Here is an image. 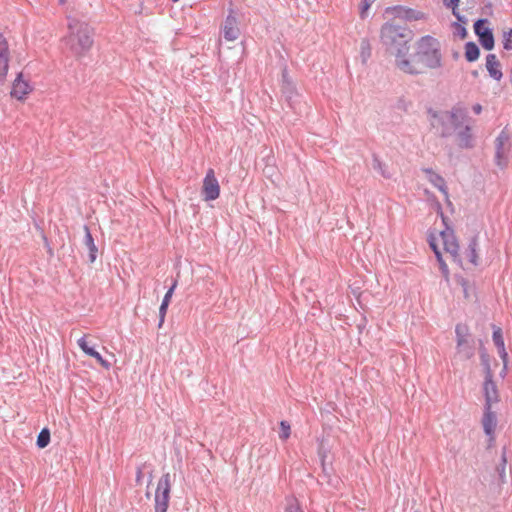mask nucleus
Segmentation results:
<instances>
[{
	"instance_id": "b1692460",
	"label": "nucleus",
	"mask_w": 512,
	"mask_h": 512,
	"mask_svg": "<svg viewBox=\"0 0 512 512\" xmlns=\"http://www.w3.org/2000/svg\"><path fill=\"white\" fill-rule=\"evenodd\" d=\"M457 348H461L467 344L468 340V328L465 325L458 324L455 328Z\"/></svg>"
},
{
	"instance_id": "7c9ffc66",
	"label": "nucleus",
	"mask_w": 512,
	"mask_h": 512,
	"mask_svg": "<svg viewBox=\"0 0 512 512\" xmlns=\"http://www.w3.org/2000/svg\"><path fill=\"white\" fill-rule=\"evenodd\" d=\"M453 35L459 37L460 39H465L468 35L467 29L461 23H452Z\"/></svg>"
},
{
	"instance_id": "473e14b6",
	"label": "nucleus",
	"mask_w": 512,
	"mask_h": 512,
	"mask_svg": "<svg viewBox=\"0 0 512 512\" xmlns=\"http://www.w3.org/2000/svg\"><path fill=\"white\" fill-rule=\"evenodd\" d=\"M375 1L376 0H362L361 1V4H360V17L362 19H365L367 17V12H368V10L370 9V7L372 6V4Z\"/></svg>"
},
{
	"instance_id": "f704fd0d",
	"label": "nucleus",
	"mask_w": 512,
	"mask_h": 512,
	"mask_svg": "<svg viewBox=\"0 0 512 512\" xmlns=\"http://www.w3.org/2000/svg\"><path fill=\"white\" fill-rule=\"evenodd\" d=\"M503 48L505 50H512V30L504 32V34H503Z\"/></svg>"
},
{
	"instance_id": "dca6fc26",
	"label": "nucleus",
	"mask_w": 512,
	"mask_h": 512,
	"mask_svg": "<svg viewBox=\"0 0 512 512\" xmlns=\"http://www.w3.org/2000/svg\"><path fill=\"white\" fill-rule=\"evenodd\" d=\"M482 425L484 432L491 440L494 439V433L497 426L496 413L492 411V407H484V413L482 418Z\"/></svg>"
},
{
	"instance_id": "a211bd4d",
	"label": "nucleus",
	"mask_w": 512,
	"mask_h": 512,
	"mask_svg": "<svg viewBox=\"0 0 512 512\" xmlns=\"http://www.w3.org/2000/svg\"><path fill=\"white\" fill-rule=\"evenodd\" d=\"M22 73H19L16 79L13 82L11 96L21 100L23 99L30 91L31 87L27 81L22 79Z\"/></svg>"
},
{
	"instance_id": "cd10ccee",
	"label": "nucleus",
	"mask_w": 512,
	"mask_h": 512,
	"mask_svg": "<svg viewBox=\"0 0 512 512\" xmlns=\"http://www.w3.org/2000/svg\"><path fill=\"white\" fill-rule=\"evenodd\" d=\"M372 166L384 178H390L391 175L387 172L386 165L377 156H373Z\"/></svg>"
},
{
	"instance_id": "8fccbe9b",
	"label": "nucleus",
	"mask_w": 512,
	"mask_h": 512,
	"mask_svg": "<svg viewBox=\"0 0 512 512\" xmlns=\"http://www.w3.org/2000/svg\"><path fill=\"white\" fill-rule=\"evenodd\" d=\"M506 373V369L504 370V368L502 369V372H501V375L504 376Z\"/></svg>"
},
{
	"instance_id": "423d86ee",
	"label": "nucleus",
	"mask_w": 512,
	"mask_h": 512,
	"mask_svg": "<svg viewBox=\"0 0 512 512\" xmlns=\"http://www.w3.org/2000/svg\"><path fill=\"white\" fill-rule=\"evenodd\" d=\"M495 162L500 168H505L508 163V154L510 150V136L504 129L495 140Z\"/></svg>"
},
{
	"instance_id": "5701e85b",
	"label": "nucleus",
	"mask_w": 512,
	"mask_h": 512,
	"mask_svg": "<svg viewBox=\"0 0 512 512\" xmlns=\"http://www.w3.org/2000/svg\"><path fill=\"white\" fill-rule=\"evenodd\" d=\"M477 247H478V238H477V236H474L469 241V245H468V249H467V257H468L469 261L475 266L478 264Z\"/></svg>"
},
{
	"instance_id": "864d4df0",
	"label": "nucleus",
	"mask_w": 512,
	"mask_h": 512,
	"mask_svg": "<svg viewBox=\"0 0 512 512\" xmlns=\"http://www.w3.org/2000/svg\"><path fill=\"white\" fill-rule=\"evenodd\" d=\"M473 75H474V76H477V75H478L477 71H474V72H473Z\"/></svg>"
},
{
	"instance_id": "c9c22d12",
	"label": "nucleus",
	"mask_w": 512,
	"mask_h": 512,
	"mask_svg": "<svg viewBox=\"0 0 512 512\" xmlns=\"http://www.w3.org/2000/svg\"><path fill=\"white\" fill-rule=\"evenodd\" d=\"M281 431L279 437L286 440L290 436V425L286 421L280 423Z\"/></svg>"
},
{
	"instance_id": "aec40b11",
	"label": "nucleus",
	"mask_w": 512,
	"mask_h": 512,
	"mask_svg": "<svg viewBox=\"0 0 512 512\" xmlns=\"http://www.w3.org/2000/svg\"><path fill=\"white\" fill-rule=\"evenodd\" d=\"M424 172L426 173L429 182L441 191L446 198H448V190L444 178L435 173L431 168L424 169Z\"/></svg>"
},
{
	"instance_id": "7ed1b4c3",
	"label": "nucleus",
	"mask_w": 512,
	"mask_h": 512,
	"mask_svg": "<svg viewBox=\"0 0 512 512\" xmlns=\"http://www.w3.org/2000/svg\"><path fill=\"white\" fill-rule=\"evenodd\" d=\"M68 30L69 33L64 37V41L75 54L80 55L91 48L93 44L92 29L87 23L69 17Z\"/></svg>"
},
{
	"instance_id": "a19ab883",
	"label": "nucleus",
	"mask_w": 512,
	"mask_h": 512,
	"mask_svg": "<svg viewBox=\"0 0 512 512\" xmlns=\"http://www.w3.org/2000/svg\"><path fill=\"white\" fill-rule=\"evenodd\" d=\"M91 357L95 358L105 368L109 367V363L106 360H104L102 358L101 354L99 352H97L96 350L91 351Z\"/></svg>"
},
{
	"instance_id": "37998d69",
	"label": "nucleus",
	"mask_w": 512,
	"mask_h": 512,
	"mask_svg": "<svg viewBox=\"0 0 512 512\" xmlns=\"http://www.w3.org/2000/svg\"><path fill=\"white\" fill-rule=\"evenodd\" d=\"M176 287V282H174V284L169 288V290L166 292V294L164 295V298L162 300V303H166V304H169L170 303V300H171V297L173 295V292H174V289Z\"/></svg>"
},
{
	"instance_id": "49530a36",
	"label": "nucleus",
	"mask_w": 512,
	"mask_h": 512,
	"mask_svg": "<svg viewBox=\"0 0 512 512\" xmlns=\"http://www.w3.org/2000/svg\"><path fill=\"white\" fill-rule=\"evenodd\" d=\"M430 247L434 252L439 250L437 245L433 241H430Z\"/></svg>"
},
{
	"instance_id": "2f4dec72",
	"label": "nucleus",
	"mask_w": 512,
	"mask_h": 512,
	"mask_svg": "<svg viewBox=\"0 0 512 512\" xmlns=\"http://www.w3.org/2000/svg\"><path fill=\"white\" fill-rule=\"evenodd\" d=\"M284 512H304V511L298 504L297 500L294 498H291L288 500V503H287V506L285 507Z\"/></svg>"
},
{
	"instance_id": "f257e3e1",
	"label": "nucleus",
	"mask_w": 512,
	"mask_h": 512,
	"mask_svg": "<svg viewBox=\"0 0 512 512\" xmlns=\"http://www.w3.org/2000/svg\"><path fill=\"white\" fill-rule=\"evenodd\" d=\"M379 38L385 51L395 56L396 66L402 72L410 75H418L422 72L407 58L410 42L414 38V32L408 26L387 21L380 28Z\"/></svg>"
},
{
	"instance_id": "f8f14e48",
	"label": "nucleus",
	"mask_w": 512,
	"mask_h": 512,
	"mask_svg": "<svg viewBox=\"0 0 512 512\" xmlns=\"http://www.w3.org/2000/svg\"><path fill=\"white\" fill-rule=\"evenodd\" d=\"M483 393L485 398L484 407H492L494 403L499 402V393L496 386V383L493 381V376L485 377L483 383Z\"/></svg>"
},
{
	"instance_id": "20e7f679",
	"label": "nucleus",
	"mask_w": 512,
	"mask_h": 512,
	"mask_svg": "<svg viewBox=\"0 0 512 512\" xmlns=\"http://www.w3.org/2000/svg\"><path fill=\"white\" fill-rule=\"evenodd\" d=\"M171 486L172 479L170 473L163 474L158 480L155 491L154 512H167Z\"/></svg>"
},
{
	"instance_id": "2eb2a0df",
	"label": "nucleus",
	"mask_w": 512,
	"mask_h": 512,
	"mask_svg": "<svg viewBox=\"0 0 512 512\" xmlns=\"http://www.w3.org/2000/svg\"><path fill=\"white\" fill-rule=\"evenodd\" d=\"M9 68V48L5 37L0 34V84L4 82Z\"/></svg>"
},
{
	"instance_id": "9d476101",
	"label": "nucleus",
	"mask_w": 512,
	"mask_h": 512,
	"mask_svg": "<svg viewBox=\"0 0 512 512\" xmlns=\"http://www.w3.org/2000/svg\"><path fill=\"white\" fill-rule=\"evenodd\" d=\"M223 37L227 41H235L240 36V29L238 27V20L234 15V10L229 9V13L224 21L222 27Z\"/></svg>"
},
{
	"instance_id": "f03ea898",
	"label": "nucleus",
	"mask_w": 512,
	"mask_h": 512,
	"mask_svg": "<svg viewBox=\"0 0 512 512\" xmlns=\"http://www.w3.org/2000/svg\"><path fill=\"white\" fill-rule=\"evenodd\" d=\"M410 61L417 69L421 64L427 69H438L442 66L441 45L438 39L431 35L420 37L415 43V51Z\"/></svg>"
},
{
	"instance_id": "79ce46f5",
	"label": "nucleus",
	"mask_w": 512,
	"mask_h": 512,
	"mask_svg": "<svg viewBox=\"0 0 512 512\" xmlns=\"http://www.w3.org/2000/svg\"><path fill=\"white\" fill-rule=\"evenodd\" d=\"M497 349H498L499 357L503 361L504 370H505V369H507L508 353H507V351L505 349V346L502 349L501 348H497Z\"/></svg>"
},
{
	"instance_id": "a878e982",
	"label": "nucleus",
	"mask_w": 512,
	"mask_h": 512,
	"mask_svg": "<svg viewBox=\"0 0 512 512\" xmlns=\"http://www.w3.org/2000/svg\"><path fill=\"white\" fill-rule=\"evenodd\" d=\"M480 359H481V364L485 371V377H488V375L493 376L491 367H490V357H489L488 353L486 352L485 348L480 349Z\"/></svg>"
},
{
	"instance_id": "e433bc0d",
	"label": "nucleus",
	"mask_w": 512,
	"mask_h": 512,
	"mask_svg": "<svg viewBox=\"0 0 512 512\" xmlns=\"http://www.w3.org/2000/svg\"><path fill=\"white\" fill-rule=\"evenodd\" d=\"M168 306H169V304H166V303H161V305H160V308H159V323H158V327L159 328H161L163 323H164L165 315H166Z\"/></svg>"
},
{
	"instance_id": "1a4fd4ad",
	"label": "nucleus",
	"mask_w": 512,
	"mask_h": 512,
	"mask_svg": "<svg viewBox=\"0 0 512 512\" xmlns=\"http://www.w3.org/2000/svg\"><path fill=\"white\" fill-rule=\"evenodd\" d=\"M430 122L433 127H440V136L448 138L453 134V130L449 121V117L445 115V111L438 112L432 109L428 110Z\"/></svg>"
},
{
	"instance_id": "58836bf2",
	"label": "nucleus",
	"mask_w": 512,
	"mask_h": 512,
	"mask_svg": "<svg viewBox=\"0 0 512 512\" xmlns=\"http://www.w3.org/2000/svg\"><path fill=\"white\" fill-rule=\"evenodd\" d=\"M453 16L456 18V21L454 23H461L462 25H466L468 22V19L462 15L459 10L452 11Z\"/></svg>"
},
{
	"instance_id": "412c9836",
	"label": "nucleus",
	"mask_w": 512,
	"mask_h": 512,
	"mask_svg": "<svg viewBox=\"0 0 512 512\" xmlns=\"http://www.w3.org/2000/svg\"><path fill=\"white\" fill-rule=\"evenodd\" d=\"M84 232H85V235H84V245L88 248L89 250V260L91 263H93L96 258H97V247L94 243V239H93V236L90 232V229L87 225H84Z\"/></svg>"
},
{
	"instance_id": "ddd939ff",
	"label": "nucleus",
	"mask_w": 512,
	"mask_h": 512,
	"mask_svg": "<svg viewBox=\"0 0 512 512\" xmlns=\"http://www.w3.org/2000/svg\"><path fill=\"white\" fill-rule=\"evenodd\" d=\"M281 90L286 100L289 103V106L293 108L294 102L298 97V92L293 81L288 77L287 70L284 69L282 73V86Z\"/></svg>"
},
{
	"instance_id": "6ab92c4d",
	"label": "nucleus",
	"mask_w": 512,
	"mask_h": 512,
	"mask_svg": "<svg viewBox=\"0 0 512 512\" xmlns=\"http://www.w3.org/2000/svg\"><path fill=\"white\" fill-rule=\"evenodd\" d=\"M486 69L494 80L500 81L502 79L503 73L500 69V62L495 54H488L486 56Z\"/></svg>"
},
{
	"instance_id": "393cba45",
	"label": "nucleus",
	"mask_w": 512,
	"mask_h": 512,
	"mask_svg": "<svg viewBox=\"0 0 512 512\" xmlns=\"http://www.w3.org/2000/svg\"><path fill=\"white\" fill-rule=\"evenodd\" d=\"M506 464H507L506 448L504 447L502 450V454H501V461L498 464V466L496 467V471H497L500 481L502 483H504L506 481V475H505Z\"/></svg>"
},
{
	"instance_id": "c756f323",
	"label": "nucleus",
	"mask_w": 512,
	"mask_h": 512,
	"mask_svg": "<svg viewBox=\"0 0 512 512\" xmlns=\"http://www.w3.org/2000/svg\"><path fill=\"white\" fill-rule=\"evenodd\" d=\"M458 353L462 355L464 359H470L474 356L475 348L472 343L467 341V344L461 348H457Z\"/></svg>"
},
{
	"instance_id": "6e6552de",
	"label": "nucleus",
	"mask_w": 512,
	"mask_h": 512,
	"mask_svg": "<svg viewBox=\"0 0 512 512\" xmlns=\"http://www.w3.org/2000/svg\"><path fill=\"white\" fill-rule=\"evenodd\" d=\"M220 186L213 169H209L203 180L202 196L205 201H213L219 197Z\"/></svg>"
},
{
	"instance_id": "a18cd8bd",
	"label": "nucleus",
	"mask_w": 512,
	"mask_h": 512,
	"mask_svg": "<svg viewBox=\"0 0 512 512\" xmlns=\"http://www.w3.org/2000/svg\"><path fill=\"white\" fill-rule=\"evenodd\" d=\"M439 264H440V268H441L442 272L444 274H448V267H447L446 263L443 260H441V261H439Z\"/></svg>"
},
{
	"instance_id": "4be33fe9",
	"label": "nucleus",
	"mask_w": 512,
	"mask_h": 512,
	"mask_svg": "<svg viewBox=\"0 0 512 512\" xmlns=\"http://www.w3.org/2000/svg\"><path fill=\"white\" fill-rule=\"evenodd\" d=\"M480 56V49L475 42L469 41L465 44V58L468 62L476 61Z\"/></svg>"
},
{
	"instance_id": "09e8293b",
	"label": "nucleus",
	"mask_w": 512,
	"mask_h": 512,
	"mask_svg": "<svg viewBox=\"0 0 512 512\" xmlns=\"http://www.w3.org/2000/svg\"><path fill=\"white\" fill-rule=\"evenodd\" d=\"M434 253H435L436 258H437V260H438V261L443 260V259H442V256H441V252H440L439 250H438V251H435Z\"/></svg>"
},
{
	"instance_id": "c85d7f7f",
	"label": "nucleus",
	"mask_w": 512,
	"mask_h": 512,
	"mask_svg": "<svg viewBox=\"0 0 512 512\" xmlns=\"http://www.w3.org/2000/svg\"><path fill=\"white\" fill-rule=\"evenodd\" d=\"M492 339H493V342H494L496 348L502 349L505 346L503 335H502V329L500 327L493 325Z\"/></svg>"
},
{
	"instance_id": "72a5a7b5",
	"label": "nucleus",
	"mask_w": 512,
	"mask_h": 512,
	"mask_svg": "<svg viewBox=\"0 0 512 512\" xmlns=\"http://www.w3.org/2000/svg\"><path fill=\"white\" fill-rule=\"evenodd\" d=\"M78 346L82 349L84 353L91 356V351H95L93 347H90L85 339V337H81L77 341Z\"/></svg>"
},
{
	"instance_id": "c03bdc74",
	"label": "nucleus",
	"mask_w": 512,
	"mask_h": 512,
	"mask_svg": "<svg viewBox=\"0 0 512 512\" xmlns=\"http://www.w3.org/2000/svg\"><path fill=\"white\" fill-rule=\"evenodd\" d=\"M472 111L475 114H480L482 112V106L479 103H476L472 106Z\"/></svg>"
},
{
	"instance_id": "39448f33",
	"label": "nucleus",
	"mask_w": 512,
	"mask_h": 512,
	"mask_svg": "<svg viewBox=\"0 0 512 512\" xmlns=\"http://www.w3.org/2000/svg\"><path fill=\"white\" fill-rule=\"evenodd\" d=\"M384 14L392 15L394 18L403 20L405 22L427 19V14L424 12L403 5L388 6L385 8Z\"/></svg>"
},
{
	"instance_id": "4468645a",
	"label": "nucleus",
	"mask_w": 512,
	"mask_h": 512,
	"mask_svg": "<svg viewBox=\"0 0 512 512\" xmlns=\"http://www.w3.org/2000/svg\"><path fill=\"white\" fill-rule=\"evenodd\" d=\"M440 235L443 240L445 251L448 252L454 260H457L459 257V244L456 240L453 230L447 227V229L442 231Z\"/></svg>"
},
{
	"instance_id": "0eeeda50",
	"label": "nucleus",
	"mask_w": 512,
	"mask_h": 512,
	"mask_svg": "<svg viewBox=\"0 0 512 512\" xmlns=\"http://www.w3.org/2000/svg\"><path fill=\"white\" fill-rule=\"evenodd\" d=\"M489 23L487 18H480L474 23V32L477 35L480 44L485 50H492L494 48L495 40L493 31L489 27H485Z\"/></svg>"
},
{
	"instance_id": "ea45409f",
	"label": "nucleus",
	"mask_w": 512,
	"mask_h": 512,
	"mask_svg": "<svg viewBox=\"0 0 512 512\" xmlns=\"http://www.w3.org/2000/svg\"><path fill=\"white\" fill-rule=\"evenodd\" d=\"M442 1H443V5L446 8L451 9V11L457 10L459 3H460V0H442Z\"/></svg>"
},
{
	"instance_id": "bb28decb",
	"label": "nucleus",
	"mask_w": 512,
	"mask_h": 512,
	"mask_svg": "<svg viewBox=\"0 0 512 512\" xmlns=\"http://www.w3.org/2000/svg\"><path fill=\"white\" fill-rule=\"evenodd\" d=\"M50 442V431L43 428L38 434L36 444L39 448H45Z\"/></svg>"
},
{
	"instance_id": "de8ad7c7",
	"label": "nucleus",
	"mask_w": 512,
	"mask_h": 512,
	"mask_svg": "<svg viewBox=\"0 0 512 512\" xmlns=\"http://www.w3.org/2000/svg\"><path fill=\"white\" fill-rule=\"evenodd\" d=\"M141 477H142V471H141L140 468H138V470H137V477H136L137 482L140 481Z\"/></svg>"
},
{
	"instance_id": "603ef678",
	"label": "nucleus",
	"mask_w": 512,
	"mask_h": 512,
	"mask_svg": "<svg viewBox=\"0 0 512 512\" xmlns=\"http://www.w3.org/2000/svg\"><path fill=\"white\" fill-rule=\"evenodd\" d=\"M442 215V221L444 222V224L446 225V222H445V218L443 217V214L441 213Z\"/></svg>"
},
{
	"instance_id": "4c0bfd02",
	"label": "nucleus",
	"mask_w": 512,
	"mask_h": 512,
	"mask_svg": "<svg viewBox=\"0 0 512 512\" xmlns=\"http://www.w3.org/2000/svg\"><path fill=\"white\" fill-rule=\"evenodd\" d=\"M361 55L363 57V59L365 60L367 57L370 56V53H371V49H370V44L367 40H363L362 43H361Z\"/></svg>"
},
{
	"instance_id": "3c124183",
	"label": "nucleus",
	"mask_w": 512,
	"mask_h": 512,
	"mask_svg": "<svg viewBox=\"0 0 512 512\" xmlns=\"http://www.w3.org/2000/svg\"><path fill=\"white\" fill-rule=\"evenodd\" d=\"M66 2V0H59V3L63 5Z\"/></svg>"
},
{
	"instance_id": "f3484780",
	"label": "nucleus",
	"mask_w": 512,
	"mask_h": 512,
	"mask_svg": "<svg viewBox=\"0 0 512 512\" xmlns=\"http://www.w3.org/2000/svg\"><path fill=\"white\" fill-rule=\"evenodd\" d=\"M457 135L458 145L462 149H471L474 147V137L472 127L465 124L461 129L455 132Z\"/></svg>"
},
{
	"instance_id": "9b49d317",
	"label": "nucleus",
	"mask_w": 512,
	"mask_h": 512,
	"mask_svg": "<svg viewBox=\"0 0 512 512\" xmlns=\"http://www.w3.org/2000/svg\"><path fill=\"white\" fill-rule=\"evenodd\" d=\"M445 115L449 117V121L453 130V133L461 129L468 120L466 108L460 105L453 106L451 110L445 111Z\"/></svg>"
}]
</instances>
